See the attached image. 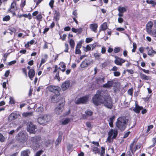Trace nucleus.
Wrapping results in <instances>:
<instances>
[{
    "instance_id": "35",
    "label": "nucleus",
    "mask_w": 156,
    "mask_h": 156,
    "mask_svg": "<svg viewBox=\"0 0 156 156\" xmlns=\"http://www.w3.org/2000/svg\"><path fill=\"white\" fill-rule=\"evenodd\" d=\"M52 143V141L50 140H47L44 142V144L46 146H48V145Z\"/></svg>"
},
{
    "instance_id": "57",
    "label": "nucleus",
    "mask_w": 156,
    "mask_h": 156,
    "mask_svg": "<svg viewBox=\"0 0 156 156\" xmlns=\"http://www.w3.org/2000/svg\"><path fill=\"white\" fill-rule=\"evenodd\" d=\"M43 152L42 150L39 151H38L36 154L35 156H40L41 154Z\"/></svg>"
},
{
    "instance_id": "3",
    "label": "nucleus",
    "mask_w": 156,
    "mask_h": 156,
    "mask_svg": "<svg viewBox=\"0 0 156 156\" xmlns=\"http://www.w3.org/2000/svg\"><path fill=\"white\" fill-rule=\"evenodd\" d=\"M41 140V137L39 136H36L31 137L30 139L31 143L33 146L39 147L40 145L39 144Z\"/></svg>"
},
{
    "instance_id": "64",
    "label": "nucleus",
    "mask_w": 156,
    "mask_h": 156,
    "mask_svg": "<svg viewBox=\"0 0 156 156\" xmlns=\"http://www.w3.org/2000/svg\"><path fill=\"white\" fill-rule=\"evenodd\" d=\"M73 14L76 17H77V11L76 10L73 12Z\"/></svg>"
},
{
    "instance_id": "44",
    "label": "nucleus",
    "mask_w": 156,
    "mask_h": 156,
    "mask_svg": "<svg viewBox=\"0 0 156 156\" xmlns=\"http://www.w3.org/2000/svg\"><path fill=\"white\" fill-rule=\"evenodd\" d=\"M9 103L11 104H13L15 103V101L13 97H10L9 98Z\"/></svg>"
},
{
    "instance_id": "48",
    "label": "nucleus",
    "mask_w": 156,
    "mask_h": 156,
    "mask_svg": "<svg viewBox=\"0 0 156 156\" xmlns=\"http://www.w3.org/2000/svg\"><path fill=\"white\" fill-rule=\"evenodd\" d=\"M65 49L64 50V52H68V50L69 49V45L67 44H65Z\"/></svg>"
},
{
    "instance_id": "17",
    "label": "nucleus",
    "mask_w": 156,
    "mask_h": 156,
    "mask_svg": "<svg viewBox=\"0 0 156 156\" xmlns=\"http://www.w3.org/2000/svg\"><path fill=\"white\" fill-rule=\"evenodd\" d=\"M140 78L142 80H150L151 79V78L150 76H147L143 73H140Z\"/></svg>"
},
{
    "instance_id": "4",
    "label": "nucleus",
    "mask_w": 156,
    "mask_h": 156,
    "mask_svg": "<svg viewBox=\"0 0 156 156\" xmlns=\"http://www.w3.org/2000/svg\"><path fill=\"white\" fill-rule=\"evenodd\" d=\"M118 134V131L116 129H111L108 133V136L107 140L109 143L112 142L111 139H115Z\"/></svg>"
},
{
    "instance_id": "9",
    "label": "nucleus",
    "mask_w": 156,
    "mask_h": 156,
    "mask_svg": "<svg viewBox=\"0 0 156 156\" xmlns=\"http://www.w3.org/2000/svg\"><path fill=\"white\" fill-rule=\"evenodd\" d=\"M88 96H85L78 98L76 100L75 103L77 104L81 103H85L88 101Z\"/></svg>"
},
{
    "instance_id": "20",
    "label": "nucleus",
    "mask_w": 156,
    "mask_h": 156,
    "mask_svg": "<svg viewBox=\"0 0 156 156\" xmlns=\"http://www.w3.org/2000/svg\"><path fill=\"white\" fill-rule=\"evenodd\" d=\"M113 83V81H108L107 83L103 85V87L106 88H109L112 86Z\"/></svg>"
},
{
    "instance_id": "55",
    "label": "nucleus",
    "mask_w": 156,
    "mask_h": 156,
    "mask_svg": "<svg viewBox=\"0 0 156 156\" xmlns=\"http://www.w3.org/2000/svg\"><path fill=\"white\" fill-rule=\"evenodd\" d=\"M154 127V126L152 125H150L148 126L147 132H148L149 131H150L151 129H152Z\"/></svg>"
},
{
    "instance_id": "7",
    "label": "nucleus",
    "mask_w": 156,
    "mask_h": 156,
    "mask_svg": "<svg viewBox=\"0 0 156 156\" xmlns=\"http://www.w3.org/2000/svg\"><path fill=\"white\" fill-rule=\"evenodd\" d=\"M48 117L46 114L41 115L37 119V122L40 124L45 125L49 121Z\"/></svg>"
},
{
    "instance_id": "62",
    "label": "nucleus",
    "mask_w": 156,
    "mask_h": 156,
    "mask_svg": "<svg viewBox=\"0 0 156 156\" xmlns=\"http://www.w3.org/2000/svg\"><path fill=\"white\" fill-rule=\"evenodd\" d=\"M16 62V60H13L12 61L9 63V65H11L12 64H15Z\"/></svg>"
},
{
    "instance_id": "46",
    "label": "nucleus",
    "mask_w": 156,
    "mask_h": 156,
    "mask_svg": "<svg viewBox=\"0 0 156 156\" xmlns=\"http://www.w3.org/2000/svg\"><path fill=\"white\" fill-rule=\"evenodd\" d=\"M151 35L156 37V29H154L152 31Z\"/></svg>"
},
{
    "instance_id": "13",
    "label": "nucleus",
    "mask_w": 156,
    "mask_h": 156,
    "mask_svg": "<svg viewBox=\"0 0 156 156\" xmlns=\"http://www.w3.org/2000/svg\"><path fill=\"white\" fill-rule=\"evenodd\" d=\"M18 116H20L19 114H17L15 113H12L10 114L8 118L9 121H12L16 119Z\"/></svg>"
},
{
    "instance_id": "49",
    "label": "nucleus",
    "mask_w": 156,
    "mask_h": 156,
    "mask_svg": "<svg viewBox=\"0 0 156 156\" xmlns=\"http://www.w3.org/2000/svg\"><path fill=\"white\" fill-rule=\"evenodd\" d=\"M133 88H131V89H129L128 90V94L131 95V96H132V95H133Z\"/></svg>"
},
{
    "instance_id": "38",
    "label": "nucleus",
    "mask_w": 156,
    "mask_h": 156,
    "mask_svg": "<svg viewBox=\"0 0 156 156\" xmlns=\"http://www.w3.org/2000/svg\"><path fill=\"white\" fill-rule=\"evenodd\" d=\"M101 56V54L98 53H95L94 54V57L97 59H100Z\"/></svg>"
},
{
    "instance_id": "21",
    "label": "nucleus",
    "mask_w": 156,
    "mask_h": 156,
    "mask_svg": "<svg viewBox=\"0 0 156 156\" xmlns=\"http://www.w3.org/2000/svg\"><path fill=\"white\" fill-rule=\"evenodd\" d=\"M143 108L142 107H140L136 105L135 107L133 108V110L136 113H140V110L142 109Z\"/></svg>"
},
{
    "instance_id": "1",
    "label": "nucleus",
    "mask_w": 156,
    "mask_h": 156,
    "mask_svg": "<svg viewBox=\"0 0 156 156\" xmlns=\"http://www.w3.org/2000/svg\"><path fill=\"white\" fill-rule=\"evenodd\" d=\"M93 103L96 105L101 103L109 108H111L112 102L111 98L108 96H103V92L98 91L92 98Z\"/></svg>"
},
{
    "instance_id": "61",
    "label": "nucleus",
    "mask_w": 156,
    "mask_h": 156,
    "mask_svg": "<svg viewBox=\"0 0 156 156\" xmlns=\"http://www.w3.org/2000/svg\"><path fill=\"white\" fill-rule=\"evenodd\" d=\"M91 143L95 146H99V144L98 142L93 141Z\"/></svg>"
},
{
    "instance_id": "51",
    "label": "nucleus",
    "mask_w": 156,
    "mask_h": 156,
    "mask_svg": "<svg viewBox=\"0 0 156 156\" xmlns=\"http://www.w3.org/2000/svg\"><path fill=\"white\" fill-rule=\"evenodd\" d=\"M55 79H57L58 81H60V78L59 77V73L58 72L55 75Z\"/></svg>"
},
{
    "instance_id": "54",
    "label": "nucleus",
    "mask_w": 156,
    "mask_h": 156,
    "mask_svg": "<svg viewBox=\"0 0 156 156\" xmlns=\"http://www.w3.org/2000/svg\"><path fill=\"white\" fill-rule=\"evenodd\" d=\"M93 40L92 38H87L86 39V42L87 43H89Z\"/></svg>"
},
{
    "instance_id": "41",
    "label": "nucleus",
    "mask_w": 156,
    "mask_h": 156,
    "mask_svg": "<svg viewBox=\"0 0 156 156\" xmlns=\"http://www.w3.org/2000/svg\"><path fill=\"white\" fill-rule=\"evenodd\" d=\"M88 66L87 63L84 61H83L80 64V66L82 68H84Z\"/></svg>"
},
{
    "instance_id": "24",
    "label": "nucleus",
    "mask_w": 156,
    "mask_h": 156,
    "mask_svg": "<svg viewBox=\"0 0 156 156\" xmlns=\"http://www.w3.org/2000/svg\"><path fill=\"white\" fill-rule=\"evenodd\" d=\"M148 55L151 56H153L154 55L156 54V52L152 48H150L147 51Z\"/></svg>"
},
{
    "instance_id": "42",
    "label": "nucleus",
    "mask_w": 156,
    "mask_h": 156,
    "mask_svg": "<svg viewBox=\"0 0 156 156\" xmlns=\"http://www.w3.org/2000/svg\"><path fill=\"white\" fill-rule=\"evenodd\" d=\"M54 2V0H51L49 2V5L51 9H52L53 7V4Z\"/></svg>"
},
{
    "instance_id": "31",
    "label": "nucleus",
    "mask_w": 156,
    "mask_h": 156,
    "mask_svg": "<svg viewBox=\"0 0 156 156\" xmlns=\"http://www.w3.org/2000/svg\"><path fill=\"white\" fill-rule=\"evenodd\" d=\"M118 10L120 13H123L126 11V9L125 7L119 6Z\"/></svg>"
},
{
    "instance_id": "6",
    "label": "nucleus",
    "mask_w": 156,
    "mask_h": 156,
    "mask_svg": "<svg viewBox=\"0 0 156 156\" xmlns=\"http://www.w3.org/2000/svg\"><path fill=\"white\" fill-rule=\"evenodd\" d=\"M48 90L54 93L57 95H59L60 94L59 91L60 88L58 86L50 85L47 88Z\"/></svg>"
},
{
    "instance_id": "63",
    "label": "nucleus",
    "mask_w": 156,
    "mask_h": 156,
    "mask_svg": "<svg viewBox=\"0 0 156 156\" xmlns=\"http://www.w3.org/2000/svg\"><path fill=\"white\" fill-rule=\"evenodd\" d=\"M86 126L89 128H90L91 126V124L90 122H87L86 123Z\"/></svg>"
},
{
    "instance_id": "8",
    "label": "nucleus",
    "mask_w": 156,
    "mask_h": 156,
    "mask_svg": "<svg viewBox=\"0 0 156 156\" xmlns=\"http://www.w3.org/2000/svg\"><path fill=\"white\" fill-rule=\"evenodd\" d=\"M64 103L62 102L59 103L58 106H57L55 109V112L56 114H60L64 109Z\"/></svg>"
},
{
    "instance_id": "52",
    "label": "nucleus",
    "mask_w": 156,
    "mask_h": 156,
    "mask_svg": "<svg viewBox=\"0 0 156 156\" xmlns=\"http://www.w3.org/2000/svg\"><path fill=\"white\" fill-rule=\"evenodd\" d=\"M118 68L115 66H114L110 70L111 71H113L114 72L117 71L118 70Z\"/></svg>"
},
{
    "instance_id": "16",
    "label": "nucleus",
    "mask_w": 156,
    "mask_h": 156,
    "mask_svg": "<svg viewBox=\"0 0 156 156\" xmlns=\"http://www.w3.org/2000/svg\"><path fill=\"white\" fill-rule=\"evenodd\" d=\"M93 112L90 110H88L85 112V114L83 115V118L85 119H86L87 116H90L93 114Z\"/></svg>"
},
{
    "instance_id": "2",
    "label": "nucleus",
    "mask_w": 156,
    "mask_h": 156,
    "mask_svg": "<svg viewBox=\"0 0 156 156\" xmlns=\"http://www.w3.org/2000/svg\"><path fill=\"white\" fill-rule=\"evenodd\" d=\"M128 119L125 116L119 118L116 124V126L122 131L124 130L126 127Z\"/></svg>"
},
{
    "instance_id": "53",
    "label": "nucleus",
    "mask_w": 156,
    "mask_h": 156,
    "mask_svg": "<svg viewBox=\"0 0 156 156\" xmlns=\"http://www.w3.org/2000/svg\"><path fill=\"white\" fill-rule=\"evenodd\" d=\"M91 49L90 46L89 45H87L86 48L84 50V51L86 52H87L88 51L90 50Z\"/></svg>"
},
{
    "instance_id": "11",
    "label": "nucleus",
    "mask_w": 156,
    "mask_h": 156,
    "mask_svg": "<svg viewBox=\"0 0 156 156\" xmlns=\"http://www.w3.org/2000/svg\"><path fill=\"white\" fill-rule=\"evenodd\" d=\"M70 81L69 80L66 81L62 84L61 87L63 90H67L70 86Z\"/></svg>"
},
{
    "instance_id": "28",
    "label": "nucleus",
    "mask_w": 156,
    "mask_h": 156,
    "mask_svg": "<svg viewBox=\"0 0 156 156\" xmlns=\"http://www.w3.org/2000/svg\"><path fill=\"white\" fill-rule=\"evenodd\" d=\"M44 58H42L41 60V62L40 65L39 67L41 66L42 64L44 63L46 61V59L48 57V56L47 55L45 54L44 55Z\"/></svg>"
},
{
    "instance_id": "36",
    "label": "nucleus",
    "mask_w": 156,
    "mask_h": 156,
    "mask_svg": "<svg viewBox=\"0 0 156 156\" xmlns=\"http://www.w3.org/2000/svg\"><path fill=\"white\" fill-rule=\"evenodd\" d=\"M134 143L135 141H134L132 143H131L129 146L130 150L133 154V148H134L133 147Z\"/></svg>"
},
{
    "instance_id": "25",
    "label": "nucleus",
    "mask_w": 156,
    "mask_h": 156,
    "mask_svg": "<svg viewBox=\"0 0 156 156\" xmlns=\"http://www.w3.org/2000/svg\"><path fill=\"white\" fill-rule=\"evenodd\" d=\"M70 121V119L69 118H66L62 119L61 122L62 125H66L68 124Z\"/></svg>"
},
{
    "instance_id": "30",
    "label": "nucleus",
    "mask_w": 156,
    "mask_h": 156,
    "mask_svg": "<svg viewBox=\"0 0 156 156\" xmlns=\"http://www.w3.org/2000/svg\"><path fill=\"white\" fill-rule=\"evenodd\" d=\"M16 9V6L15 3L13 2L11 5V7L9 11L11 12L14 11Z\"/></svg>"
},
{
    "instance_id": "26",
    "label": "nucleus",
    "mask_w": 156,
    "mask_h": 156,
    "mask_svg": "<svg viewBox=\"0 0 156 156\" xmlns=\"http://www.w3.org/2000/svg\"><path fill=\"white\" fill-rule=\"evenodd\" d=\"M101 29L100 30V31H101V30H105L108 28L107 23L106 22L103 23L101 25Z\"/></svg>"
},
{
    "instance_id": "27",
    "label": "nucleus",
    "mask_w": 156,
    "mask_h": 156,
    "mask_svg": "<svg viewBox=\"0 0 156 156\" xmlns=\"http://www.w3.org/2000/svg\"><path fill=\"white\" fill-rule=\"evenodd\" d=\"M115 118L114 116H112L108 120L109 126L111 127H113V122Z\"/></svg>"
},
{
    "instance_id": "18",
    "label": "nucleus",
    "mask_w": 156,
    "mask_h": 156,
    "mask_svg": "<svg viewBox=\"0 0 156 156\" xmlns=\"http://www.w3.org/2000/svg\"><path fill=\"white\" fill-rule=\"evenodd\" d=\"M30 152L29 149L23 151L21 152L20 156H29V154Z\"/></svg>"
},
{
    "instance_id": "32",
    "label": "nucleus",
    "mask_w": 156,
    "mask_h": 156,
    "mask_svg": "<svg viewBox=\"0 0 156 156\" xmlns=\"http://www.w3.org/2000/svg\"><path fill=\"white\" fill-rule=\"evenodd\" d=\"M69 43L70 46L71 48H74L75 46V42L74 40L72 39H70L69 40Z\"/></svg>"
},
{
    "instance_id": "58",
    "label": "nucleus",
    "mask_w": 156,
    "mask_h": 156,
    "mask_svg": "<svg viewBox=\"0 0 156 156\" xmlns=\"http://www.w3.org/2000/svg\"><path fill=\"white\" fill-rule=\"evenodd\" d=\"M152 141L153 142V144L151 147H154V144L156 143V137H153L152 139Z\"/></svg>"
},
{
    "instance_id": "23",
    "label": "nucleus",
    "mask_w": 156,
    "mask_h": 156,
    "mask_svg": "<svg viewBox=\"0 0 156 156\" xmlns=\"http://www.w3.org/2000/svg\"><path fill=\"white\" fill-rule=\"evenodd\" d=\"M81 47V45L80 44H77L76 47V48L75 50V53L76 54H80L81 53V51L80 49V48Z\"/></svg>"
},
{
    "instance_id": "59",
    "label": "nucleus",
    "mask_w": 156,
    "mask_h": 156,
    "mask_svg": "<svg viewBox=\"0 0 156 156\" xmlns=\"http://www.w3.org/2000/svg\"><path fill=\"white\" fill-rule=\"evenodd\" d=\"M60 66V67L62 68H65L66 67V66L64 63L63 62H61L59 64Z\"/></svg>"
},
{
    "instance_id": "5",
    "label": "nucleus",
    "mask_w": 156,
    "mask_h": 156,
    "mask_svg": "<svg viewBox=\"0 0 156 156\" xmlns=\"http://www.w3.org/2000/svg\"><path fill=\"white\" fill-rule=\"evenodd\" d=\"M16 139L20 142L26 141L28 138L27 134L25 132L22 131L20 132L16 136Z\"/></svg>"
},
{
    "instance_id": "50",
    "label": "nucleus",
    "mask_w": 156,
    "mask_h": 156,
    "mask_svg": "<svg viewBox=\"0 0 156 156\" xmlns=\"http://www.w3.org/2000/svg\"><path fill=\"white\" fill-rule=\"evenodd\" d=\"M104 77L100 78L98 80V82H100L101 83H102L104 82Z\"/></svg>"
},
{
    "instance_id": "14",
    "label": "nucleus",
    "mask_w": 156,
    "mask_h": 156,
    "mask_svg": "<svg viewBox=\"0 0 156 156\" xmlns=\"http://www.w3.org/2000/svg\"><path fill=\"white\" fill-rule=\"evenodd\" d=\"M59 136L56 140L55 144L56 146L58 145L60 143L62 138V132H59Z\"/></svg>"
},
{
    "instance_id": "40",
    "label": "nucleus",
    "mask_w": 156,
    "mask_h": 156,
    "mask_svg": "<svg viewBox=\"0 0 156 156\" xmlns=\"http://www.w3.org/2000/svg\"><path fill=\"white\" fill-rule=\"evenodd\" d=\"M153 25V22L151 21L149 22L147 24V28H151Z\"/></svg>"
},
{
    "instance_id": "45",
    "label": "nucleus",
    "mask_w": 156,
    "mask_h": 156,
    "mask_svg": "<svg viewBox=\"0 0 156 156\" xmlns=\"http://www.w3.org/2000/svg\"><path fill=\"white\" fill-rule=\"evenodd\" d=\"M120 73L118 71H116L113 72L114 76H115L118 77L120 75Z\"/></svg>"
},
{
    "instance_id": "10",
    "label": "nucleus",
    "mask_w": 156,
    "mask_h": 156,
    "mask_svg": "<svg viewBox=\"0 0 156 156\" xmlns=\"http://www.w3.org/2000/svg\"><path fill=\"white\" fill-rule=\"evenodd\" d=\"M36 127L32 123H30L27 126V129L28 132L30 133H34Z\"/></svg>"
},
{
    "instance_id": "29",
    "label": "nucleus",
    "mask_w": 156,
    "mask_h": 156,
    "mask_svg": "<svg viewBox=\"0 0 156 156\" xmlns=\"http://www.w3.org/2000/svg\"><path fill=\"white\" fill-rule=\"evenodd\" d=\"M59 96V95H57L56 94L53 96L51 98V101L54 103L58 101V99Z\"/></svg>"
},
{
    "instance_id": "19",
    "label": "nucleus",
    "mask_w": 156,
    "mask_h": 156,
    "mask_svg": "<svg viewBox=\"0 0 156 156\" xmlns=\"http://www.w3.org/2000/svg\"><path fill=\"white\" fill-rule=\"evenodd\" d=\"M98 27V24L96 23L91 24L90 25V28L95 33L97 32Z\"/></svg>"
},
{
    "instance_id": "60",
    "label": "nucleus",
    "mask_w": 156,
    "mask_h": 156,
    "mask_svg": "<svg viewBox=\"0 0 156 156\" xmlns=\"http://www.w3.org/2000/svg\"><path fill=\"white\" fill-rule=\"evenodd\" d=\"M10 73V71L9 70L6 71L5 74L4 76L5 77L8 76Z\"/></svg>"
},
{
    "instance_id": "12",
    "label": "nucleus",
    "mask_w": 156,
    "mask_h": 156,
    "mask_svg": "<svg viewBox=\"0 0 156 156\" xmlns=\"http://www.w3.org/2000/svg\"><path fill=\"white\" fill-rule=\"evenodd\" d=\"M125 61V60L116 56L115 59L114 60V62L117 65L121 66L122 64L124 63Z\"/></svg>"
},
{
    "instance_id": "15",
    "label": "nucleus",
    "mask_w": 156,
    "mask_h": 156,
    "mask_svg": "<svg viewBox=\"0 0 156 156\" xmlns=\"http://www.w3.org/2000/svg\"><path fill=\"white\" fill-rule=\"evenodd\" d=\"M35 75V72L33 69H31L29 70L28 73V75L30 78L33 80V78Z\"/></svg>"
},
{
    "instance_id": "56",
    "label": "nucleus",
    "mask_w": 156,
    "mask_h": 156,
    "mask_svg": "<svg viewBox=\"0 0 156 156\" xmlns=\"http://www.w3.org/2000/svg\"><path fill=\"white\" fill-rule=\"evenodd\" d=\"M146 2L148 4H154L155 3V2L153 0H147L146 1Z\"/></svg>"
},
{
    "instance_id": "39",
    "label": "nucleus",
    "mask_w": 156,
    "mask_h": 156,
    "mask_svg": "<svg viewBox=\"0 0 156 156\" xmlns=\"http://www.w3.org/2000/svg\"><path fill=\"white\" fill-rule=\"evenodd\" d=\"M10 19V17L9 15H7L5 16L2 19L3 21H9Z\"/></svg>"
},
{
    "instance_id": "33",
    "label": "nucleus",
    "mask_w": 156,
    "mask_h": 156,
    "mask_svg": "<svg viewBox=\"0 0 156 156\" xmlns=\"http://www.w3.org/2000/svg\"><path fill=\"white\" fill-rule=\"evenodd\" d=\"M92 150L93 151L95 154L99 153L100 152V149L95 147H93Z\"/></svg>"
},
{
    "instance_id": "22",
    "label": "nucleus",
    "mask_w": 156,
    "mask_h": 156,
    "mask_svg": "<svg viewBox=\"0 0 156 156\" xmlns=\"http://www.w3.org/2000/svg\"><path fill=\"white\" fill-rule=\"evenodd\" d=\"M60 13L59 12L56 11H55L54 14V18L56 21H58L59 19L60 18Z\"/></svg>"
},
{
    "instance_id": "47",
    "label": "nucleus",
    "mask_w": 156,
    "mask_h": 156,
    "mask_svg": "<svg viewBox=\"0 0 156 156\" xmlns=\"http://www.w3.org/2000/svg\"><path fill=\"white\" fill-rule=\"evenodd\" d=\"M120 51V48L119 47H116L115 48L114 50V52L115 53H117L119 52Z\"/></svg>"
},
{
    "instance_id": "34",
    "label": "nucleus",
    "mask_w": 156,
    "mask_h": 156,
    "mask_svg": "<svg viewBox=\"0 0 156 156\" xmlns=\"http://www.w3.org/2000/svg\"><path fill=\"white\" fill-rule=\"evenodd\" d=\"M33 115V112H24L22 114V115L24 117H27L28 116H31Z\"/></svg>"
},
{
    "instance_id": "43",
    "label": "nucleus",
    "mask_w": 156,
    "mask_h": 156,
    "mask_svg": "<svg viewBox=\"0 0 156 156\" xmlns=\"http://www.w3.org/2000/svg\"><path fill=\"white\" fill-rule=\"evenodd\" d=\"M5 138L4 136L2 134L0 133V142H4L5 140Z\"/></svg>"
},
{
    "instance_id": "37",
    "label": "nucleus",
    "mask_w": 156,
    "mask_h": 156,
    "mask_svg": "<svg viewBox=\"0 0 156 156\" xmlns=\"http://www.w3.org/2000/svg\"><path fill=\"white\" fill-rule=\"evenodd\" d=\"M43 111V107L40 106L37 108L36 110L37 112H38L40 114Z\"/></svg>"
}]
</instances>
